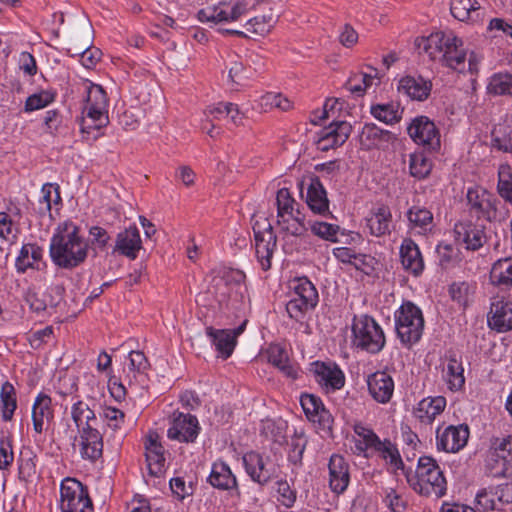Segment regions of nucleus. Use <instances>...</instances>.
Returning a JSON list of instances; mask_svg holds the SVG:
<instances>
[{"instance_id": "50", "label": "nucleus", "mask_w": 512, "mask_h": 512, "mask_svg": "<svg viewBox=\"0 0 512 512\" xmlns=\"http://www.w3.org/2000/svg\"><path fill=\"white\" fill-rule=\"evenodd\" d=\"M491 146L503 152L512 151V125L499 123L491 132Z\"/></svg>"}, {"instance_id": "4", "label": "nucleus", "mask_w": 512, "mask_h": 512, "mask_svg": "<svg viewBox=\"0 0 512 512\" xmlns=\"http://www.w3.org/2000/svg\"><path fill=\"white\" fill-rule=\"evenodd\" d=\"M209 292L214 295L220 308L237 309L246 291L245 274L227 267H217L211 272Z\"/></svg>"}, {"instance_id": "20", "label": "nucleus", "mask_w": 512, "mask_h": 512, "mask_svg": "<svg viewBox=\"0 0 512 512\" xmlns=\"http://www.w3.org/2000/svg\"><path fill=\"white\" fill-rule=\"evenodd\" d=\"M316 382L327 391L341 389L345 384V375L340 367L331 361H316L311 364Z\"/></svg>"}, {"instance_id": "46", "label": "nucleus", "mask_w": 512, "mask_h": 512, "mask_svg": "<svg viewBox=\"0 0 512 512\" xmlns=\"http://www.w3.org/2000/svg\"><path fill=\"white\" fill-rule=\"evenodd\" d=\"M291 295L317 306L319 295L314 284L307 277H298L291 282Z\"/></svg>"}, {"instance_id": "48", "label": "nucleus", "mask_w": 512, "mask_h": 512, "mask_svg": "<svg viewBox=\"0 0 512 512\" xmlns=\"http://www.w3.org/2000/svg\"><path fill=\"white\" fill-rule=\"evenodd\" d=\"M468 203L477 214L487 216L492 208L491 195L484 189L475 187L467 191Z\"/></svg>"}, {"instance_id": "57", "label": "nucleus", "mask_w": 512, "mask_h": 512, "mask_svg": "<svg viewBox=\"0 0 512 512\" xmlns=\"http://www.w3.org/2000/svg\"><path fill=\"white\" fill-rule=\"evenodd\" d=\"M371 114L386 124L398 122L401 118L398 106L393 103L373 105L371 106Z\"/></svg>"}, {"instance_id": "10", "label": "nucleus", "mask_w": 512, "mask_h": 512, "mask_svg": "<svg viewBox=\"0 0 512 512\" xmlns=\"http://www.w3.org/2000/svg\"><path fill=\"white\" fill-rule=\"evenodd\" d=\"M252 8V0L222 1L199 10L197 18L202 23H229L237 21Z\"/></svg>"}, {"instance_id": "18", "label": "nucleus", "mask_w": 512, "mask_h": 512, "mask_svg": "<svg viewBox=\"0 0 512 512\" xmlns=\"http://www.w3.org/2000/svg\"><path fill=\"white\" fill-rule=\"evenodd\" d=\"M300 404L307 417V419L318 428L326 433H330L333 427V416L325 408L322 400L313 394H302L300 397Z\"/></svg>"}, {"instance_id": "8", "label": "nucleus", "mask_w": 512, "mask_h": 512, "mask_svg": "<svg viewBox=\"0 0 512 512\" xmlns=\"http://www.w3.org/2000/svg\"><path fill=\"white\" fill-rule=\"evenodd\" d=\"M395 328L403 345L411 346L417 343L424 330L421 309L410 301L403 302L395 312Z\"/></svg>"}, {"instance_id": "1", "label": "nucleus", "mask_w": 512, "mask_h": 512, "mask_svg": "<svg viewBox=\"0 0 512 512\" xmlns=\"http://www.w3.org/2000/svg\"><path fill=\"white\" fill-rule=\"evenodd\" d=\"M88 251V242L76 223L66 220L58 224L49 245L50 258L56 266L76 268L85 262Z\"/></svg>"}, {"instance_id": "34", "label": "nucleus", "mask_w": 512, "mask_h": 512, "mask_svg": "<svg viewBox=\"0 0 512 512\" xmlns=\"http://www.w3.org/2000/svg\"><path fill=\"white\" fill-rule=\"evenodd\" d=\"M42 259L43 249L39 245L36 243L23 244L15 260L16 271L23 274L28 269L40 270L44 265Z\"/></svg>"}, {"instance_id": "61", "label": "nucleus", "mask_w": 512, "mask_h": 512, "mask_svg": "<svg viewBox=\"0 0 512 512\" xmlns=\"http://www.w3.org/2000/svg\"><path fill=\"white\" fill-rule=\"evenodd\" d=\"M316 306L305 302L303 299H298L291 295L290 300L286 304V311L290 318L301 321L304 319L306 313Z\"/></svg>"}, {"instance_id": "36", "label": "nucleus", "mask_w": 512, "mask_h": 512, "mask_svg": "<svg viewBox=\"0 0 512 512\" xmlns=\"http://www.w3.org/2000/svg\"><path fill=\"white\" fill-rule=\"evenodd\" d=\"M448 36L449 32L437 31L431 33L429 36L417 38L415 45L419 51L425 52L431 59H436L437 57H441L445 50Z\"/></svg>"}, {"instance_id": "16", "label": "nucleus", "mask_w": 512, "mask_h": 512, "mask_svg": "<svg viewBox=\"0 0 512 512\" xmlns=\"http://www.w3.org/2000/svg\"><path fill=\"white\" fill-rule=\"evenodd\" d=\"M407 131L411 139L418 145H422L429 150H438L440 148V133L434 122L426 116L414 118Z\"/></svg>"}, {"instance_id": "55", "label": "nucleus", "mask_w": 512, "mask_h": 512, "mask_svg": "<svg viewBox=\"0 0 512 512\" xmlns=\"http://www.w3.org/2000/svg\"><path fill=\"white\" fill-rule=\"evenodd\" d=\"M476 290L475 283L466 281L454 282L449 288L451 298L462 306H466L472 299Z\"/></svg>"}, {"instance_id": "24", "label": "nucleus", "mask_w": 512, "mask_h": 512, "mask_svg": "<svg viewBox=\"0 0 512 512\" xmlns=\"http://www.w3.org/2000/svg\"><path fill=\"white\" fill-rule=\"evenodd\" d=\"M329 487L335 494H342L350 483V466L340 454H332L329 463Z\"/></svg>"}, {"instance_id": "15", "label": "nucleus", "mask_w": 512, "mask_h": 512, "mask_svg": "<svg viewBox=\"0 0 512 512\" xmlns=\"http://www.w3.org/2000/svg\"><path fill=\"white\" fill-rule=\"evenodd\" d=\"M469 427L465 424L449 425L436 430V448L438 451L457 453L462 450L469 439Z\"/></svg>"}, {"instance_id": "26", "label": "nucleus", "mask_w": 512, "mask_h": 512, "mask_svg": "<svg viewBox=\"0 0 512 512\" xmlns=\"http://www.w3.org/2000/svg\"><path fill=\"white\" fill-rule=\"evenodd\" d=\"M142 249L140 231L136 226H130L116 236L114 253L135 260Z\"/></svg>"}, {"instance_id": "60", "label": "nucleus", "mask_w": 512, "mask_h": 512, "mask_svg": "<svg viewBox=\"0 0 512 512\" xmlns=\"http://www.w3.org/2000/svg\"><path fill=\"white\" fill-rule=\"evenodd\" d=\"M310 229L314 235L318 236L323 240L330 242L338 241L337 236L340 230V227L338 225L322 221H315L311 223Z\"/></svg>"}, {"instance_id": "38", "label": "nucleus", "mask_w": 512, "mask_h": 512, "mask_svg": "<svg viewBox=\"0 0 512 512\" xmlns=\"http://www.w3.org/2000/svg\"><path fill=\"white\" fill-rule=\"evenodd\" d=\"M306 203L315 214L325 215L329 212L326 191L318 179H313L307 189Z\"/></svg>"}, {"instance_id": "31", "label": "nucleus", "mask_w": 512, "mask_h": 512, "mask_svg": "<svg viewBox=\"0 0 512 512\" xmlns=\"http://www.w3.org/2000/svg\"><path fill=\"white\" fill-rule=\"evenodd\" d=\"M242 460L246 473L254 482L265 485L271 480L273 471L261 454L250 451L243 455Z\"/></svg>"}, {"instance_id": "3", "label": "nucleus", "mask_w": 512, "mask_h": 512, "mask_svg": "<svg viewBox=\"0 0 512 512\" xmlns=\"http://www.w3.org/2000/svg\"><path fill=\"white\" fill-rule=\"evenodd\" d=\"M405 476L410 488L420 496L439 499L446 495L444 471L431 456L419 457L415 471H407Z\"/></svg>"}, {"instance_id": "49", "label": "nucleus", "mask_w": 512, "mask_h": 512, "mask_svg": "<svg viewBox=\"0 0 512 512\" xmlns=\"http://www.w3.org/2000/svg\"><path fill=\"white\" fill-rule=\"evenodd\" d=\"M0 402L2 420L5 422L11 421L17 409V397L14 386L8 381L1 386Z\"/></svg>"}, {"instance_id": "32", "label": "nucleus", "mask_w": 512, "mask_h": 512, "mask_svg": "<svg viewBox=\"0 0 512 512\" xmlns=\"http://www.w3.org/2000/svg\"><path fill=\"white\" fill-rule=\"evenodd\" d=\"M401 264L405 271L417 277L424 270V260L418 245L411 239H404L400 246Z\"/></svg>"}, {"instance_id": "39", "label": "nucleus", "mask_w": 512, "mask_h": 512, "mask_svg": "<svg viewBox=\"0 0 512 512\" xmlns=\"http://www.w3.org/2000/svg\"><path fill=\"white\" fill-rule=\"evenodd\" d=\"M208 481L213 487L223 490L232 489L237 485L236 477L230 467L221 460L213 463Z\"/></svg>"}, {"instance_id": "7", "label": "nucleus", "mask_w": 512, "mask_h": 512, "mask_svg": "<svg viewBox=\"0 0 512 512\" xmlns=\"http://www.w3.org/2000/svg\"><path fill=\"white\" fill-rule=\"evenodd\" d=\"M353 345L371 354L379 353L386 338L382 327L370 315H355L351 325Z\"/></svg>"}, {"instance_id": "33", "label": "nucleus", "mask_w": 512, "mask_h": 512, "mask_svg": "<svg viewBox=\"0 0 512 512\" xmlns=\"http://www.w3.org/2000/svg\"><path fill=\"white\" fill-rule=\"evenodd\" d=\"M432 89V83L422 76L407 75L398 83V91L407 95L412 100L423 101L428 98Z\"/></svg>"}, {"instance_id": "37", "label": "nucleus", "mask_w": 512, "mask_h": 512, "mask_svg": "<svg viewBox=\"0 0 512 512\" xmlns=\"http://www.w3.org/2000/svg\"><path fill=\"white\" fill-rule=\"evenodd\" d=\"M267 357L269 363L279 369L286 377L290 379L298 377V367L289 360L286 350L280 345H271L267 350Z\"/></svg>"}, {"instance_id": "6", "label": "nucleus", "mask_w": 512, "mask_h": 512, "mask_svg": "<svg viewBox=\"0 0 512 512\" xmlns=\"http://www.w3.org/2000/svg\"><path fill=\"white\" fill-rule=\"evenodd\" d=\"M86 101L82 111L80 130L88 135L99 131L109 123L108 98L101 85L85 81L83 83Z\"/></svg>"}, {"instance_id": "59", "label": "nucleus", "mask_w": 512, "mask_h": 512, "mask_svg": "<svg viewBox=\"0 0 512 512\" xmlns=\"http://www.w3.org/2000/svg\"><path fill=\"white\" fill-rule=\"evenodd\" d=\"M409 169L413 177L423 179L430 173L431 163L423 153H413L410 155Z\"/></svg>"}, {"instance_id": "47", "label": "nucleus", "mask_w": 512, "mask_h": 512, "mask_svg": "<svg viewBox=\"0 0 512 512\" xmlns=\"http://www.w3.org/2000/svg\"><path fill=\"white\" fill-rule=\"evenodd\" d=\"M377 70L369 68L367 72H359L351 75L347 80L346 89L357 95H362L369 87H371L377 79Z\"/></svg>"}, {"instance_id": "5", "label": "nucleus", "mask_w": 512, "mask_h": 512, "mask_svg": "<svg viewBox=\"0 0 512 512\" xmlns=\"http://www.w3.org/2000/svg\"><path fill=\"white\" fill-rule=\"evenodd\" d=\"M150 363L142 351H131L123 366L122 375H110L108 388L112 397L118 401L125 398L127 389L143 387L147 381Z\"/></svg>"}, {"instance_id": "53", "label": "nucleus", "mask_w": 512, "mask_h": 512, "mask_svg": "<svg viewBox=\"0 0 512 512\" xmlns=\"http://www.w3.org/2000/svg\"><path fill=\"white\" fill-rule=\"evenodd\" d=\"M277 22V17L272 13L268 15L256 16L248 20L245 24L246 30L264 36L268 34Z\"/></svg>"}, {"instance_id": "56", "label": "nucleus", "mask_w": 512, "mask_h": 512, "mask_svg": "<svg viewBox=\"0 0 512 512\" xmlns=\"http://www.w3.org/2000/svg\"><path fill=\"white\" fill-rule=\"evenodd\" d=\"M485 467L487 473L494 478L506 477L509 470V462L500 453L495 454L492 452L490 448Z\"/></svg>"}, {"instance_id": "58", "label": "nucleus", "mask_w": 512, "mask_h": 512, "mask_svg": "<svg viewBox=\"0 0 512 512\" xmlns=\"http://www.w3.org/2000/svg\"><path fill=\"white\" fill-rule=\"evenodd\" d=\"M19 479L29 482L36 475V456L31 452H22L18 460Z\"/></svg>"}, {"instance_id": "41", "label": "nucleus", "mask_w": 512, "mask_h": 512, "mask_svg": "<svg viewBox=\"0 0 512 512\" xmlns=\"http://www.w3.org/2000/svg\"><path fill=\"white\" fill-rule=\"evenodd\" d=\"M443 379L451 391H459L463 388L465 384L464 368L456 355L448 357L446 367L443 369Z\"/></svg>"}, {"instance_id": "12", "label": "nucleus", "mask_w": 512, "mask_h": 512, "mask_svg": "<svg viewBox=\"0 0 512 512\" xmlns=\"http://www.w3.org/2000/svg\"><path fill=\"white\" fill-rule=\"evenodd\" d=\"M256 258L264 271L271 267V259L276 249V235L269 220L265 217L253 223Z\"/></svg>"}, {"instance_id": "22", "label": "nucleus", "mask_w": 512, "mask_h": 512, "mask_svg": "<svg viewBox=\"0 0 512 512\" xmlns=\"http://www.w3.org/2000/svg\"><path fill=\"white\" fill-rule=\"evenodd\" d=\"M368 393L379 404H387L393 397L395 383L393 377L386 371H376L366 378Z\"/></svg>"}, {"instance_id": "30", "label": "nucleus", "mask_w": 512, "mask_h": 512, "mask_svg": "<svg viewBox=\"0 0 512 512\" xmlns=\"http://www.w3.org/2000/svg\"><path fill=\"white\" fill-rule=\"evenodd\" d=\"M447 405L443 396L425 397L413 409L414 417L422 424H432L440 416Z\"/></svg>"}, {"instance_id": "54", "label": "nucleus", "mask_w": 512, "mask_h": 512, "mask_svg": "<svg viewBox=\"0 0 512 512\" xmlns=\"http://www.w3.org/2000/svg\"><path fill=\"white\" fill-rule=\"evenodd\" d=\"M499 195L512 205V168L508 164H501L498 169Z\"/></svg>"}, {"instance_id": "23", "label": "nucleus", "mask_w": 512, "mask_h": 512, "mask_svg": "<svg viewBox=\"0 0 512 512\" xmlns=\"http://www.w3.org/2000/svg\"><path fill=\"white\" fill-rule=\"evenodd\" d=\"M365 228L374 237L389 235L392 231L393 216L387 205L373 207L364 218Z\"/></svg>"}, {"instance_id": "44", "label": "nucleus", "mask_w": 512, "mask_h": 512, "mask_svg": "<svg viewBox=\"0 0 512 512\" xmlns=\"http://www.w3.org/2000/svg\"><path fill=\"white\" fill-rule=\"evenodd\" d=\"M407 218L409 221V228L417 231L418 233L424 234L431 231L433 227V214L430 210L424 207H411L407 212Z\"/></svg>"}, {"instance_id": "51", "label": "nucleus", "mask_w": 512, "mask_h": 512, "mask_svg": "<svg viewBox=\"0 0 512 512\" xmlns=\"http://www.w3.org/2000/svg\"><path fill=\"white\" fill-rule=\"evenodd\" d=\"M56 92L53 89L40 90L27 97L24 104V112L31 113L43 109L53 103Z\"/></svg>"}, {"instance_id": "11", "label": "nucleus", "mask_w": 512, "mask_h": 512, "mask_svg": "<svg viewBox=\"0 0 512 512\" xmlns=\"http://www.w3.org/2000/svg\"><path fill=\"white\" fill-rule=\"evenodd\" d=\"M60 512H93L88 489L79 480L64 478L60 483Z\"/></svg>"}, {"instance_id": "43", "label": "nucleus", "mask_w": 512, "mask_h": 512, "mask_svg": "<svg viewBox=\"0 0 512 512\" xmlns=\"http://www.w3.org/2000/svg\"><path fill=\"white\" fill-rule=\"evenodd\" d=\"M490 281L498 287H512V258H501L493 263L490 271Z\"/></svg>"}, {"instance_id": "62", "label": "nucleus", "mask_w": 512, "mask_h": 512, "mask_svg": "<svg viewBox=\"0 0 512 512\" xmlns=\"http://www.w3.org/2000/svg\"><path fill=\"white\" fill-rule=\"evenodd\" d=\"M102 417L106 425L113 431L121 429L125 422V413L112 406H106L103 408Z\"/></svg>"}, {"instance_id": "28", "label": "nucleus", "mask_w": 512, "mask_h": 512, "mask_svg": "<svg viewBox=\"0 0 512 512\" xmlns=\"http://www.w3.org/2000/svg\"><path fill=\"white\" fill-rule=\"evenodd\" d=\"M359 138L364 150L386 149L396 140L395 134L373 123L363 126Z\"/></svg>"}, {"instance_id": "52", "label": "nucleus", "mask_w": 512, "mask_h": 512, "mask_svg": "<svg viewBox=\"0 0 512 512\" xmlns=\"http://www.w3.org/2000/svg\"><path fill=\"white\" fill-rule=\"evenodd\" d=\"M292 107V102L280 93L268 92L262 95L258 100V107L260 111H269L274 108L281 111H287Z\"/></svg>"}, {"instance_id": "2", "label": "nucleus", "mask_w": 512, "mask_h": 512, "mask_svg": "<svg viewBox=\"0 0 512 512\" xmlns=\"http://www.w3.org/2000/svg\"><path fill=\"white\" fill-rule=\"evenodd\" d=\"M70 416L77 429L73 446L82 459L96 462L103 453V436L97 429L95 410L84 400L77 399L70 408Z\"/></svg>"}, {"instance_id": "9", "label": "nucleus", "mask_w": 512, "mask_h": 512, "mask_svg": "<svg viewBox=\"0 0 512 512\" xmlns=\"http://www.w3.org/2000/svg\"><path fill=\"white\" fill-rule=\"evenodd\" d=\"M447 46L443 51L441 58L443 63L459 73L468 71L471 74H477L481 57L475 52L467 53L463 48V41L457 37L453 32H449L448 39L446 40Z\"/></svg>"}, {"instance_id": "25", "label": "nucleus", "mask_w": 512, "mask_h": 512, "mask_svg": "<svg viewBox=\"0 0 512 512\" xmlns=\"http://www.w3.org/2000/svg\"><path fill=\"white\" fill-rule=\"evenodd\" d=\"M352 127L346 121H333L324 127L318 139V147L323 151L343 145L351 133Z\"/></svg>"}, {"instance_id": "64", "label": "nucleus", "mask_w": 512, "mask_h": 512, "mask_svg": "<svg viewBox=\"0 0 512 512\" xmlns=\"http://www.w3.org/2000/svg\"><path fill=\"white\" fill-rule=\"evenodd\" d=\"M491 451L500 453L506 460L512 459V433L504 437H494L490 442Z\"/></svg>"}, {"instance_id": "13", "label": "nucleus", "mask_w": 512, "mask_h": 512, "mask_svg": "<svg viewBox=\"0 0 512 512\" xmlns=\"http://www.w3.org/2000/svg\"><path fill=\"white\" fill-rule=\"evenodd\" d=\"M145 460L151 476L161 477L165 474L168 464L166 450L160 442L156 431H149L144 438Z\"/></svg>"}, {"instance_id": "35", "label": "nucleus", "mask_w": 512, "mask_h": 512, "mask_svg": "<svg viewBox=\"0 0 512 512\" xmlns=\"http://www.w3.org/2000/svg\"><path fill=\"white\" fill-rule=\"evenodd\" d=\"M205 332L207 337L211 340L218 357L228 359L237 345V341L234 339L231 330L215 329L209 326L206 327Z\"/></svg>"}, {"instance_id": "45", "label": "nucleus", "mask_w": 512, "mask_h": 512, "mask_svg": "<svg viewBox=\"0 0 512 512\" xmlns=\"http://www.w3.org/2000/svg\"><path fill=\"white\" fill-rule=\"evenodd\" d=\"M277 224L288 236H301L306 230L299 211L277 213Z\"/></svg>"}, {"instance_id": "42", "label": "nucleus", "mask_w": 512, "mask_h": 512, "mask_svg": "<svg viewBox=\"0 0 512 512\" xmlns=\"http://www.w3.org/2000/svg\"><path fill=\"white\" fill-rule=\"evenodd\" d=\"M450 11L459 21L476 22L480 18V4L477 0H451Z\"/></svg>"}, {"instance_id": "17", "label": "nucleus", "mask_w": 512, "mask_h": 512, "mask_svg": "<svg viewBox=\"0 0 512 512\" xmlns=\"http://www.w3.org/2000/svg\"><path fill=\"white\" fill-rule=\"evenodd\" d=\"M55 409L50 395L39 392L34 399L31 408V420L33 431L36 435L47 432L54 424Z\"/></svg>"}, {"instance_id": "21", "label": "nucleus", "mask_w": 512, "mask_h": 512, "mask_svg": "<svg viewBox=\"0 0 512 512\" xmlns=\"http://www.w3.org/2000/svg\"><path fill=\"white\" fill-rule=\"evenodd\" d=\"M487 322L498 333L512 330V303L503 296L493 297Z\"/></svg>"}, {"instance_id": "19", "label": "nucleus", "mask_w": 512, "mask_h": 512, "mask_svg": "<svg viewBox=\"0 0 512 512\" xmlns=\"http://www.w3.org/2000/svg\"><path fill=\"white\" fill-rule=\"evenodd\" d=\"M199 431L200 426L196 416L178 413L175 414L167 430V437L178 442L192 443L198 437Z\"/></svg>"}, {"instance_id": "29", "label": "nucleus", "mask_w": 512, "mask_h": 512, "mask_svg": "<svg viewBox=\"0 0 512 512\" xmlns=\"http://www.w3.org/2000/svg\"><path fill=\"white\" fill-rule=\"evenodd\" d=\"M353 433L354 454L358 456L369 457L380 444V437L362 422L353 425Z\"/></svg>"}, {"instance_id": "63", "label": "nucleus", "mask_w": 512, "mask_h": 512, "mask_svg": "<svg viewBox=\"0 0 512 512\" xmlns=\"http://www.w3.org/2000/svg\"><path fill=\"white\" fill-rule=\"evenodd\" d=\"M508 73H496L489 79L487 91L493 95H509Z\"/></svg>"}, {"instance_id": "27", "label": "nucleus", "mask_w": 512, "mask_h": 512, "mask_svg": "<svg viewBox=\"0 0 512 512\" xmlns=\"http://www.w3.org/2000/svg\"><path fill=\"white\" fill-rule=\"evenodd\" d=\"M453 232L455 242L467 250H478L485 242L483 229L470 222L456 223Z\"/></svg>"}, {"instance_id": "14", "label": "nucleus", "mask_w": 512, "mask_h": 512, "mask_svg": "<svg viewBox=\"0 0 512 512\" xmlns=\"http://www.w3.org/2000/svg\"><path fill=\"white\" fill-rule=\"evenodd\" d=\"M509 503H512V485L510 484L481 489L475 497V507L481 512L500 511Z\"/></svg>"}, {"instance_id": "40", "label": "nucleus", "mask_w": 512, "mask_h": 512, "mask_svg": "<svg viewBox=\"0 0 512 512\" xmlns=\"http://www.w3.org/2000/svg\"><path fill=\"white\" fill-rule=\"evenodd\" d=\"M373 454L381 458L393 472L396 473L399 470H404L405 465L397 445L390 439L381 440L380 444L377 445L373 451Z\"/></svg>"}]
</instances>
